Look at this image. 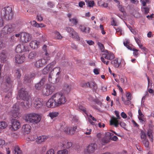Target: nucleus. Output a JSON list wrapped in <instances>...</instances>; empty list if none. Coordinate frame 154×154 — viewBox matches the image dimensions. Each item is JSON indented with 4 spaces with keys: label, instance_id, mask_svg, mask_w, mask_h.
<instances>
[{
    "label": "nucleus",
    "instance_id": "1",
    "mask_svg": "<svg viewBox=\"0 0 154 154\" xmlns=\"http://www.w3.org/2000/svg\"><path fill=\"white\" fill-rule=\"evenodd\" d=\"M66 99L62 92H57L53 94L46 103L47 106L49 107L58 106L65 104Z\"/></svg>",
    "mask_w": 154,
    "mask_h": 154
},
{
    "label": "nucleus",
    "instance_id": "2",
    "mask_svg": "<svg viewBox=\"0 0 154 154\" xmlns=\"http://www.w3.org/2000/svg\"><path fill=\"white\" fill-rule=\"evenodd\" d=\"M4 91L5 92H8V94L6 95L4 100L5 103H8L10 101L12 95V88L13 87V81L10 78L7 77L5 78L4 82Z\"/></svg>",
    "mask_w": 154,
    "mask_h": 154
},
{
    "label": "nucleus",
    "instance_id": "3",
    "mask_svg": "<svg viewBox=\"0 0 154 154\" xmlns=\"http://www.w3.org/2000/svg\"><path fill=\"white\" fill-rule=\"evenodd\" d=\"M18 96L20 99L24 101V102H21L20 103V105L23 107L29 106L30 105L29 101L30 98L25 88H22L19 90Z\"/></svg>",
    "mask_w": 154,
    "mask_h": 154
},
{
    "label": "nucleus",
    "instance_id": "4",
    "mask_svg": "<svg viewBox=\"0 0 154 154\" xmlns=\"http://www.w3.org/2000/svg\"><path fill=\"white\" fill-rule=\"evenodd\" d=\"M41 116L34 112L27 114L25 115L24 119L27 122L37 124L40 122Z\"/></svg>",
    "mask_w": 154,
    "mask_h": 154
},
{
    "label": "nucleus",
    "instance_id": "5",
    "mask_svg": "<svg viewBox=\"0 0 154 154\" xmlns=\"http://www.w3.org/2000/svg\"><path fill=\"white\" fill-rule=\"evenodd\" d=\"M102 56L100 57L101 60L104 64L108 65L109 62V61H106L105 59L111 60L115 57L114 54L109 51L106 50L105 51L103 52L102 54Z\"/></svg>",
    "mask_w": 154,
    "mask_h": 154
},
{
    "label": "nucleus",
    "instance_id": "6",
    "mask_svg": "<svg viewBox=\"0 0 154 154\" xmlns=\"http://www.w3.org/2000/svg\"><path fill=\"white\" fill-rule=\"evenodd\" d=\"M48 53L45 54V56L43 58L36 61L34 63V66L36 68H39L43 67L50 60Z\"/></svg>",
    "mask_w": 154,
    "mask_h": 154
},
{
    "label": "nucleus",
    "instance_id": "7",
    "mask_svg": "<svg viewBox=\"0 0 154 154\" xmlns=\"http://www.w3.org/2000/svg\"><path fill=\"white\" fill-rule=\"evenodd\" d=\"M19 102H17L13 106L12 109L11 111V115L13 117L19 118L20 116V113L19 112Z\"/></svg>",
    "mask_w": 154,
    "mask_h": 154
},
{
    "label": "nucleus",
    "instance_id": "8",
    "mask_svg": "<svg viewBox=\"0 0 154 154\" xmlns=\"http://www.w3.org/2000/svg\"><path fill=\"white\" fill-rule=\"evenodd\" d=\"M4 17L8 20L11 19L13 16V13L11 7L8 6L3 8L2 9Z\"/></svg>",
    "mask_w": 154,
    "mask_h": 154
},
{
    "label": "nucleus",
    "instance_id": "9",
    "mask_svg": "<svg viewBox=\"0 0 154 154\" xmlns=\"http://www.w3.org/2000/svg\"><path fill=\"white\" fill-rule=\"evenodd\" d=\"M66 31L69 33V35L70 37L76 41H80V38L78 34L72 28L67 27L66 28Z\"/></svg>",
    "mask_w": 154,
    "mask_h": 154
},
{
    "label": "nucleus",
    "instance_id": "10",
    "mask_svg": "<svg viewBox=\"0 0 154 154\" xmlns=\"http://www.w3.org/2000/svg\"><path fill=\"white\" fill-rule=\"evenodd\" d=\"M54 91V87L50 84L46 85L45 88L42 91L43 95L45 96H48L51 94Z\"/></svg>",
    "mask_w": 154,
    "mask_h": 154
},
{
    "label": "nucleus",
    "instance_id": "11",
    "mask_svg": "<svg viewBox=\"0 0 154 154\" xmlns=\"http://www.w3.org/2000/svg\"><path fill=\"white\" fill-rule=\"evenodd\" d=\"M15 51L17 53H20L22 52L29 51V50L28 47L23 44H20L17 46Z\"/></svg>",
    "mask_w": 154,
    "mask_h": 154
},
{
    "label": "nucleus",
    "instance_id": "12",
    "mask_svg": "<svg viewBox=\"0 0 154 154\" xmlns=\"http://www.w3.org/2000/svg\"><path fill=\"white\" fill-rule=\"evenodd\" d=\"M115 113L117 117H112L110 120L111 125H113L114 126H117L118 124V121L121 119V118L119 115V112L117 111H115Z\"/></svg>",
    "mask_w": 154,
    "mask_h": 154
},
{
    "label": "nucleus",
    "instance_id": "13",
    "mask_svg": "<svg viewBox=\"0 0 154 154\" xmlns=\"http://www.w3.org/2000/svg\"><path fill=\"white\" fill-rule=\"evenodd\" d=\"M31 38V35L26 32H21V41L23 42H27L30 41Z\"/></svg>",
    "mask_w": 154,
    "mask_h": 154
},
{
    "label": "nucleus",
    "instance_id": "14",
    "mask_svg": "<svg viewBox=\"0 0 154 154\" xmlns=\"http://www.w3.org/2000/svg\"><path fill=\"white\" fill-rule=\"evenodd\" d=\"M73 86L72 83L65 84L62 89L63 93L65 94L69 93L72 88Z\"/></svg>",
    "mask_w": 154,
    "mask_h": 154
},
{
    "label": "nucleus",
    "instance_id": "15",
    "mask_svg": "<svg viewBox=\"0 0 154 154\" xmlns=\"http://www.w3.org/2000/svg\"><path fill=\"white\" fill-rule=\"evenodd\" d=\"M14 25L12 24L5 26L4 27L3 30L5 33H10L14 31Z\"/></svg>",
    "mask_w": 154,
    "mask_h": 154
},
{
    "label": "nucleus",
    "instance_id": "16",
    "mask_svg": "<svg viewBox=\"0 0 154 154\" xmlns=\"http://www.w3.org/2000/svg\"><path fill=\"white\" fill-rule=\"evenodd\" d=\"M11 122L12 128L14 131L20 128V123L18 120L12 119Z\"/></svg>",
    "mask_w": 154,
    "mask_h": 154
},
{
    "label": "nucleus",
    "instance_id": "17",
    "mask_svg": "<svg viewBox=\"0 0 154 154\" xmlns=\"http://www.w3.org/2000/svg\"><path fill=\"white\" fill-rule=\"evenodd\" d=\"M97 145L95 143H91L89 144L85 149V152L88 153H93L95 151Z\"/></svg>",
    "mask_w": 154,
    "mask_h": 154
},
{
    "label": "nucleus",
    "instance_id": "18",
    "mask_svg": "<svg viewBox=\"0 0 154 154\" xmlns=\"http://www.w3.org/2000/svg\"><path fill=\"white\" fill-rule=\"evenodd\" d=\"M46 79L44 78L42 79L41 81L35 85V88L38 90H41L44 87V84L46 82Z\"/></svg>",
    "mask_w": 154,
    "mask_h": 154
},
{
    "label": "nucleus",
    "instance_id": "19",
    "mask_svg": "<svg viewBox=\"0 0 154 154\" xmlns=\"http://www.w3.org/2000/svg\"><path fill=\"white\" fill-rule=\"evenodd\" d=\"M43 104V100L39 98H36L34 102L35 107L36 108H39L42 106Z\"/></svg>",
    "mask_w": 154,
    "mask_h": 154
},
{
    "label": "nucleus",
    "instance_id": "20",
    "mask_svg": "<svg viewBox=\"0 0 154 154\" xmlns=\"http://www.w3.org/2000/svg\"><path fill=\"white\" fill-rule=\"evenodd\" d=\"M25 58V57L24 54L22 55L17 54L15 56V61L17 63L21 64L24 62Z\"/></svg>",
    "mask_w": 154,
    "mask_h": 154
},
{
    "label": "nucleus",
    "instance_id": "21",
    "mask_svg": "<svg viewBox=\"0 0 154 154\" xmlns=\"http://www.w3.org/2000/svg\"><path fill=\"white\" fill-rule=\"evenodd\" d=\"M21 70L20 69H15L13 70L14 75L17 80L20 79L21 76Z\"/></svg>",
    "mask_w": 154,
    "mask_h": 154
},
{
    "label": "nucleus",
    "instance_id": "22",
    "mask_svg": "<svg viewBox=\"0 0 154 154\" xmlns=\"http://www.w3.org/2000/svg\"><path fill=\"white\" fill-rule=\"evenodd\" d=\"M54 64V63L52 62L51 64H48L43 69L42 71V73L44 74H47L49 70L53 67Z\"/></svg>",
    "mask_w": 154,
    "mask_h": 154
},
{
    "label": "nucleus",
    "instance_id": "23",
    "mask_svg": "<svg viewBox=\"0 0 154 154\" xmlns=\"http://www.w3.org/2000/svg\"><path fill=\"white\" fill-rule=\"evenodd\" d=\"M31 127L30 125L26 124L23 126V131L25 134H28L29 133L31 130Z\"/></svg>",
    "mask_w": 154,
    "mask_h": 154
},
{
    "label": "nucleus",
    "instance_id": "24",
    "mask_svg": "<svg viewBox=\"0 0 154 154\" xmlns=\"http://www.w3.org/2000/svg\"><path fill=\"white\" fill-rule=\"evenodd\" d=\"M40 42L36 40L32 41L30 43V46L32 49H35L39 47Z\"/></svg>",
    "mask_w": 154,
    "mask_h": 154
},
{
    "label": "nucleus",
    "instance_id": "25",
    "mask_svg": "<svg viewBox=\"0 0 154 154\" xmlns=\"http://www.w3.org/2000/svg\"><path fill=\"white\" fill-rule=\"evenodd\" d=\"M79 29L83 32L88 33L90 32V28L88 27H86L83 25H79Z\"/></svg>",
    "mask_w": 154,
    "mask_h": 154
},
{
    "label": "nucleus",
    "instance_id": "26",
    "mask_svg": "<svg viewBox=\"0 0 154 154\" xmlns=\"http://www.w3.org/2000/svg\"><path fill=\"white\" fill-rule=\"evenodd\" d=\"M57 69L58 70V72H57V73L56 74L57 77L56 78V79H57V77L59 76V75L60 74V67H57L54 68V69H53L52 70V71H51V73L49 74V75L48 80H49V81L51 82V83L52 82V79H51L52 78V77L51 76V74H52V72L53 71H54V70H56Z\"/></svg>",
    "mask_w": 154,
    "mask_h": 154
},
{
    "label": "nucleus",
    "instance_id": "27",
    "mask_svg": "<svg viewBox=\"0 0 154 154\" xmlns=\"http://www.w3.org/2000/svg\"><path fill=\"white\" fill-rule=\"evenodd\" d=\"M36 142L38 143H40L42 142L45 141L48 138V137L46 136H42L37 137Z\"/></svg>",
    "mask_w": 154,
    "mask_h": 154
},
{
    "label": "nucleus",
    "instance_id": "28",
    "mask_svg": "<svg viewBox=\"0 0 154 154\" xmlns=\"http://www.w3.org/2000/svg\"><path fill=\"white\" fill-rule=\"evenodd\" d=\"M63 145L64 147L66 149H69L72 146V143L71 141L65 140L63 142Z\"/></svg>",
    "mask_w": 154,
    "mask_h": 154
},
{
    "label": "nucleus",
    "instance_id": "29",
    "mask_svg": "<svg viewBox=\"0 0 154 154\" xmlns=\"http://www.w3.org/2000/svg\"><path fill=\"white\" fill-rule=\"evenodd\" d=\"M0 59L3 62H5L7 60V55L4 51H3L0 53Z\"/></svg>",
    "mask_w": 154,
    "mask_h": 154
},
{
    "label": "nucleus",
    "instance_id": "30",
    "mask_svg": "<svg viewBox=\"0 0 154 154\" xmlns=\"http://www.w3.org/2000/svg\"><path fill=\"white\" fill-rule=\"evenodd\" d=\"M88 87L94 90H95L97 89V86L96 83L93 81H90L88 82Z\"/></svg>",
    "mask_w": 154,
    "mask_h": 154
},
{
    "label": "nucleus",
    "instance_id": "31",
    "mask_svg": "<svg viewBox=\"0 0 154 154\" xmlns=\"http://www.w3.org/2000/svg\"><path fill=\"white\" fill-rule=\"evenodd\" d=\"M138 113L139 115L138 116V118L140 120V122L143 123L145 121V119L144 118V116L142 113L140 109H139L138 110Z\"/></svg>",
    "mask_w": 154,
    "mask_h": 154
},
{
    "label": "nucleus",
    "instance_id": "32",
    "mask_svg": "<svg viewBox=\"0 0 154 154\" xmlns=\"http://www.w3.org/2000/svg\"><path fill=\"white\" fill-rule=\"evenodd\" d=\"M111 64L116 68H118L121 64V62L119 61L118 59H116L111 62Z\"/></svg>",
    "mask_w": 154,
    "mask_h": 154
},
{
    "label": "nucleus",
    "instance_id": "33",
    "mask_svg": "<svg viewBox=\"0 0 154 154\" xmlns=\"http://www.w3.org/2000/svg\"><path fill=\"white\" fill-rule=\"evenodd\" d=\"M54 37L55 39H61L62 36L57 31H54Z\"/></svg>",
    "mask_w": 154,
    "mask_h": 154
},
{
    "label": "nucleus",
    "instance_id": "34",
    "mask_svg": "<svg viewBox=\"0 0 154 154\" xmlns=\"http://www.w3.org/2000/svg\"><path fill=\"white\" fill-rule=\"evenodd\" d=\"M37 55L35 52H32L29 54L28 56V58L30 60L34 59L37 57Z\"/></svg>",
    "mask_w": 154,
    "mask_h": 154
},
{
    "label": "nucleus",
    "instance_id": "35",
    "mask_svg": "<svg viewBox=\"0 0 154 154\" xmlns=\"http://www.w3.org/2000/svg\"><path fill=\"white\" fill-rule=\"evenodd\" d=\"M77 127L76 126H69V134L72 135L73 134L75 133L76 130L77 129Z\"/></svg>",
    "mask_w": 154,
    "mask_h": 154
},
{
    "label": "nucleus",
    "instance_id": "36",
    "mask_svg": "<svg viewBox=\"0 0 154 154\" xmlns=\"http://www.w3.org/2000/svg\"><path fill=\"white\" fill-rule=\"evenodd\" d=\"M34 74H31L30 76L28 75H25L24 77V79L26 83H29L31 81V78L32 77L34 76Z\"/></svg>",
    "mask_w": 154,
    "mask_h": 154
},
{
    "label": "nucleus",
    "instance_id": "37",
    "mask_svg": "<svg viewBox=\"0 0 154 154\" xmlns=\"http://www.w3.org/2000/svg\"><path fill=\"white\" fill-rule=\"evenodd\" d=\"M37 136L36 135H29L28 137L26 138V140L27 141H32L35 140L37 138Z\"/></svg>",
    "mask_w": 154,
    "mask_h": 154
},
{
    "label": "nucleus",
    "instance_id": "38",
    "mask_svg": "<svg viewBox=\"0 0 154 154\" xmlns=\"http://www.w3.org/2000/svg\"><path fill=\"white\" fill-rule=\"evenodd\" d=\"M58 114L59 113L57 112H51L49 113L48 116L51 117V119H53L57 116Z\"/></svg>",
    "mask_w": 154,
    "mask_h": 154
},
{
    "label": "nucleus",
    "instance_id": "39",
    "mask_svg": "<svg viewBox=\"0 0 154 154\" xmlns=\"http://www.w3.org/2000/svg\"><path fill=\"white\" fill-rule=\"evenodd\" d=\"M56 154H68V151L66 149H62L58 151Z\"/></svg>",
    "mask_w": 154,
    "mask_h": 154
},
{
    "label": "nucleus",
    "instance_id": "40",
    "mask_svg": "<svg viewBox=\"0 0 154 154\" xmlns=\"http://www.w3.org/2000/svg\"><path fill=\"white\" fill-rule=\"evenodd\" d=\"M97 45L101 51V54H103V52L105 51L106 50H105L103 45L101 43L98 42Z\"/></svg>",
    "mask_w": 154,
    "mask_h": 154
},
{
    "label": "nucleus",
    "instance_id": "41",
    "mask_svg": "<svg viewBox=\"0 0 154 154\" xmlns=\"http://www.w3.org/2000/svg\"><path fill=\"white\" fill-rule=\"evenodd\" d=\"M110 140V137L105 135V136L103 138L102 141L103 143H106L109 142Z\"/></svg>",
    "mask_w": 154,
    "mask_h": 154
},
{
    "label": "nucleus",
    "instance_id": "42",
    "mask_svg": "<svg viewBox=\"0 0 154 154\" xmlns=\"http://www.w3.org/2000/svg\"><path fill=\"white\" fill-rule=\"evenodd\" d=\"M7 126V124L5 122L2 121L0 122V129H4Z\"/></svg>",
    "mask_w": 154,
    "mask_h": 154
},
{
    "label": "nucleus",
    "instance_id": "43",
    "mask_svg": "<svg viewBox=\"0 0 154 154\" xmlns=\"http://www.w3.org/2000/svg\"><path fill=\"white\" fill-rule=\"evenodd\" d=\"M147 135L148 136L150 141L152 142H153V137L152 134V132L151 131H148Z\"/></svg>",
    "mask_w": 154,
    "mask_h": 154
},
{
    "label": "nucleus",
    "instance_id": "44",
    "mask_svg": "<svg viewBox=\"0 0 154 154\" xmlns=\"http://www.w3.org/2000/svg\"><path fill=\"white\" fill-rule=\"evenodd\" d=\"M141 10L144 14H147L149 11V8L148 7L145 6L141 8Z\"/></svg>",
    "mask_w": 154,
    "mask_h": 154
},
{
    "label": "nucleus",
    "instance_id": "45",
    "mask_svg": "<svg viewBox=\"0 0 154 154\" xmlns=\"http://www.w3.org/2000/svg\"><path fill=\"white\" fill-rule=\"evenodd\" d=\"M14 154H21L22 152L20 148L17 146L14 147Z\"/></svg>",
    "mask_w": 154,
    "mask_h": 154
},
{
    "label": "nucleus",
    "instance_id": "46",
    "mask_svg": "<svg viewBox=\"0 0 154 154\" xmlns=\"http://www.w3.org/2000/svg\"><path fill=\"white\" fill-rule=\"evenodd\" d=\"M134 38L135 41L139 47L142 45L140 42V39L139 37L134 36Z\"/></svg>",
    "mask_w": 154,
    "mask_h": 154
},
{
    "label": "nucleus",
    "instance_id": "47",
    "mask_svg": "<svg viewBox=\"0 0 154 154\" xmlns=\"http://www.w3.org/2000/svg\"><path fill=\"white\" fill-rule=\"evenodd\" d=\"M140 1L143 6H146V3L150 4L151 2L150 0H140Z\"/></svg>",
    "mask_w": 154,
    "mask_h": 154
},
{
    "label": "nucleus",
    "instance_id": "48",
    "mask_svg": "<svg viewBox=\"0 0 154 154\" xmlns=\"http://www.w3.org/2000/svg\"><path fill=\"white\" fill-rule=\"evenodd\" d=\"M69 21L71 22L75 26L77 25V23H78V21L75 18L70 19H69Z\"/></svg>",
    "mask_w": 154,
    "mask_h": 154
},
{
    "label": "nucleus",
    "instance_id": "49",
    "mask_svg": "<svg viewBox=\"0 0 154 154\" xmlns=\"http://www.w3.org/2000/svg\"><path fill=\"white\" fill-rule=\"evenodd\" d=\"M79 110L80 111H81L82 112L86 114V109L84 107H83L82 105H80L79 107Z\"/></svg>",
    "mask_w": 154,
    "mask_h": 154
},
{
    "label": "nucleus",
    "instance_id": "50",
    "mask_svg": "<svg viewBox=\"0 0 154 154\" xmlns=\"http://www.w3.org/2000/svg\"><path fill=\"white\" fill-rule=\"evenodd\" d=\"M5 141L2 139H0V149L2 148L5 145Z\"/></svg>",
    "mask_w": 154,
    "mask_h": 154
},
{
    "label": "nucleus",
    "instance_id": "51",
    "mask_svg": "<svg viewBox=\"0 0 154 154\" xmlns=\"http://www.w3.org/2000/svg\"><path fill=\"white\" fill-rule=\"evenodd\" d=\"M120 125L122 127L124 128L125 126V123L120 121V120L118 121V124L117 126H115V127H118L119 125Z\"/></svg>",
    "mask_w": 154,
    "mask_h": 154
},
{
    "label": "nucleus",
    "instance_id": "52",
    "mask_svg": "<svg viewBox=\"0 0 154 154\" xmlns=\"http://www.w3.org/2000/svg\"><path fill=\"white\" fill-rule=\"evenodd\" d=\"M116 32L118 35H121L122 34L123 31L121 28L118 27L116 29Z\"/></svg>",
    "mask_w": 154,
    "mask_h": 154
},
{
    "label": "nucleus",
    "instance_id": "53",
    "mask_svg": "<svg viewBox=\"0 0 154 154\" xmlns=\"http://www.w3.org/2000/svg\"><path fill=\"white\" fill-rule=\"evenodd\" d=\"M118 8H119V11H121L123 13H125V10L123 6H122L121 5H118Z\"/></svg>",
    "mask_w": 154,
    "mask_h": 154
},
{
    "label": "nucleus",
    "instance_id": "54",
    "mask_svg": "<svg viewBox=\"0 0 154 154\" xmlns=\"http://www.w3.org/2000/svg\"><path fill=\"white\" fill-rule=\"evenodd\" d=\"M132 50L134 51L133 54L134 56H135L136 57H137L138 54V51H139V50L134 48Z\"/></svg>",
    "mask_w": 154,
    "mask_h": 154
},
{
    "label": "nucleus",
    "instance_id": "55",
    "mask_svg": "<svg viewBox=\"0 0 154 154\" xmlns=\"http://www.w3.org/2000/svg\"><path fill=\"white\" fill-rule=\"evenodd\" d=\"M18 41V39H17L14 35H13L11 37L10 41L11 42H16Z\"/></svg>",
    "mask_w": 154,
    "mask_h": 154
},
{
    "label": "nucleus",
    "instance_id": "56",
    "mask_svg": "<svg viewBox=\"0 0 154 154\" xmlns=\"http://www.w3.org/2000/svg\"><path fill=\"white\" fill-rule=\"evenodd\" d=\"M146 134L143 132H141L140 134V137L142 139H143L144 140L146 139Z\"/></svg>",
    "mask_w": 154,
    "mask_h": 154
},
{
    "label": "nucleus",
    "instance_id": "57",
    "mask_svg": "<svg viewBox=\"0 0 154 154\" xmlns=\"http://www.w3.org/2000/svg\"><path fill=\"white\" fill-rule=\"evenodd\" d=\"M143 143L145 147H148L149 145V142L147 139L144 140L143 141Z\"/></svg>",
    "mask_w": 154,
    "mask_h": 154
},
{
    "label": "nucleus",
    "instance_id": "58",
    "mask_svg": "<svg viewBox=\"0 0 154 154\" xmlns=\"http://www.w3.org/2000/svg\"><path fill=\"white\" fill-rule=\"evenodd\" d=\"M32 25L34 26L35 27L38 28L39 27V24L37 22H36L35 21H33L32 22H31Z\"/></svg>",
    "mask_w": 154,
    "mask_h": 154
},
{
    "label": "nucleus",
    "instance_id": "59",
    "mask_svg": "<svg viewBox=\"0 0 154 154\" xmlns=\"http://www.w3.org/2000/svg\"><path fill=\"white\" fill-rule=\"evenodd\" d=\"M100 28L101 30L102 34L103 35H105L106 34V32L104 31L103 26L102 24H100Z\"/></svg>",
    "mask_w": 154,
    "mask_h": 154
},
{
    "label": "nucleus",
    "instance_id": "60",
    "mask_svg": "<svg viewBox=\"0 0 154 154\" xmlns=\"http://www.w3.org/2000/svg\"><path fill=\"white\" fill-rule=\"evenodd\" d=\"M46 154H55L54 150L53 149H51L46 152Z\"/></svg>",
    "mask_w": 154,
    "mask_h": 154
},
{
    "label": "nucleus",
    "instance_id": "61",
    "mask_svg": "<svg viewBox=\"0 0 154 154\" xmlns=\"http://www.w3.org/2000/svg\"><path fill=\"white\" fill-rule=\"evenodd\" d=\"M94 5V2L93 1H90L88 2V6L89 7H92Z\"/></svg>",
    "mask_w": 154,
    "mask_h": 154
},
{
    "label": "nucleus",
    "instance_id": "62",
    "mask_svg": "<svg viewBox=\"0 0 154 154\" xmlns=\"http://www.w3.org/2000/svg\"><path fill=\"white\" fill-rule=\"evenodd\" d=\"M63 131H64L65 132L66 134H69V126H66L64 128Z\"/></svg>",
    "mask_w": 154,
    "mask_h": 154
},
{
    "label": "nucleus",
    "instance_id": "63",
    "mask_svg": "<svg viewBox=\"0 0 154 154\" xmlns=\"http://www.w3.org/2000/svg\"><path fill=\"white\" fill-rule=\"evenodd\" d=\"M100 71V69L97 68H95L93 70V72L96 75L99 74Z\"/></svg>",
    "mask_w": 154,
    "mask_h": 154
},
{
    "label": "nucleus",
    "instance_id": "64",
    "mask_svg": "<svg viewBox=\"0 0 154 154\" xmlns=\"http://www.w3.org/2000/svg\"><path fill=\"white\" fill-rule=\"evenodd\" d=\"M110 139L112 140L115 141H117L118 140V137L116 136H114L112 137H110Z\"/></svg>",
    "mask_w": 154,
    "mask_h": 154
}]
</instances>
